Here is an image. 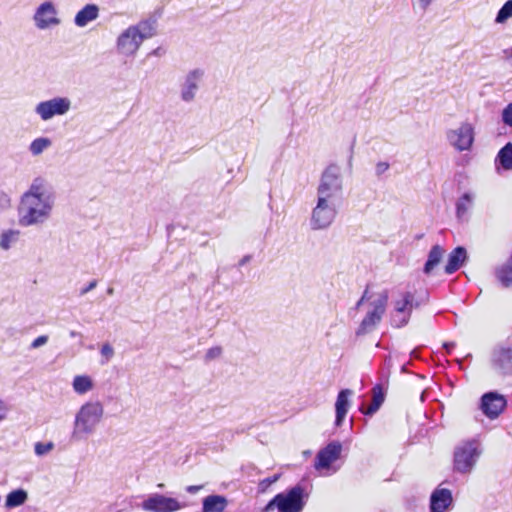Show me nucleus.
<instances>
[{
	"label": "nucleus",
	"instance_id": "f257e3e1",
	"mask_svg": "<svg viewBox=\"0 0 512 512\" xmlns=\"http://www.w3.org/2000/svg\"><path fill=\"white\" fill-rule=\"evenodd\" d=\"M56 194L51 183L44 177H35L22 194L18 206V222L22 227L39 226L52 216Z\"/></svg>",
	"mask_w": 512,
	"mask_h": 512
},
{
	"label": "nucleus",
	"instance_id": "f03ea898",
	"mask_svg": "<svg viewBox=\"0 0 512 512\" xmlns=\"http://www.w3.org/2000/svg\"><path fill=\"white\" fill-rule=\"evenodd\" d=\"M156 34V21L142 20L136 25H131L120 33L116 40V48L119 54L133 57L139 50L145 39Z\"/></svg>",
	"mask_w": 512,
	"mask_h": 512
},
{
	"label": "nucleus",
	"instance_id": "7ed1b4c3",
	"mask_svg": "<svg viewBox=\"0 0 512 512\" xmlns=\"http://www.w3.org/2000/svg\"><path fill=\"white\" fill-rule=\"evenodd\" d=\"M104 415V407L100 401H88L77 411L73 423L72 439L82 440L92 435Z\"/></svg>",
	"mask_w": 512,
	"mask_h": 512
},
{
	"label": "nucleus",
	"instance_id": "20e7f679",
	"mask_svg": "<svg viewBox=\"0 0 512 512\" xmlns=\"http://www.w3.org/2000/svg\"><path fill=\"white\" fill-rule=\"evenodd\" d=\"M388 299L389 295L387 290H383L374 296H369L368 290L364 291L356 306L360 307L364 301L367 300L370 301L369 309L356 330L357 336H363L371 333L376 328L385 314Z\"/></svg>",
	"mask_w": 512,
	"mask_h": 512
},
{
	"label": "nucleus",
	"instance_id": "39448f33",
	"mask_svg": "<svg viewBox=\"0 0 512 512\" xmlns=\"http://www.w3.org/2000/svg\"><path fill=\"white\" fill-rule=\"evenodd\" d=\"M481 454V444L477 439L460 442L454 449V471L462 475L470 474L476 466Z\"/></svg>",
	"mask_w": 512,
	"mask_h": 512
},
{
	"label": "nucleus",
	"instance_id": "423d86ee",
	"mask_svg": "<svg viewBox=\"0 0 512 512\" xmlns=\"http://www.w3.org/2000/svg\"><path fill=\"white\" fill-rule=\"evenodd\" d=\"M338 202L324 198H316L309 219L310 228L314 231L328 229L336 219Z\"/></svg>",
	"mask_w": 512,
	"mask_h": 512
},
{
	"label": "nucleus",
	"instance_id": "0eeeda50",
	"mask_svg": "<svg viewBox=\"0 0 512 512\" xmlns=\"http://www.w3.org/2000/svg\"><path fill=\"white\" fill-rule=\"evenodd\" d=\"M304 489L296 485L286 493L277 494L268 502L264 511L277 508L278 512H301L304 508Z\"/></svg>",
	"mask_w": 512,
	"mask_h": 512
},
{
	"label": "nucleus",
	"instance_id": "6e6552de",
	"mask_svg": "<svg viewBox=\"0 0 512 512\" xmlns=\"http://www.w3.org/2000/svg\"><path fill=\"white\" fill-rule=\"evenodd\" d=\"M342 192V178L337 165L328 166L322 173L317 186L316 198L338 202Z\"/></svg>",
	"mask_w": 512,
	"mask_h": 512
},
{
	"label": "nucleus",
	"instance_id": "1a4fd4ad",
	"mask_svg": "<svg viewBox=\"0 0 512 512\" xmlns=\"http://www.w3.org/2000/svg\"><path fill=\"white\" fill-rule=\"evenodd\" d=\"M419 302L415 300V295L411 291L399 292L397 298L393 300V310L391 312V325L396 328L404 327L408 324L412 310L419 307Z\"/></svg>",
	"mask_w": 512,
	"mask_h": 512
},
{
	"label": "nucleus",
	"instance_id": "9d476101",
	"mask_svg": "<svg viewBox=\"0 0 512 512\" xmlns=\"http://www.w3.org/2000/svg\"><path fill=\"white\" fill-rule=\"evenodd\" d=\"M490 364L493 371L503 377L512 376V346L500 343L491 351Z\"/></svg>",
	"mask_w": 512,
	"mask_h": 512
},
{
	"label": "nucleus",
	"instance_id": "9b49d317",
	"mask_svg": "<svg viewBox=\"0 0 512 512\" xmlns=\"http://www.w3.org/2000/svg\"><path fill=\"white\" fill-rule=\"evenodd\" d=\"M71 109V100L67 97H54L41 101L35 106V113L42 121H48L55 116H63Z\"/></svg>",
	"mask_w": 512,
	"mask_h": 512
},
{
	"label": "nucleus",
	"instance_id": "f8f14e48",
	"mask_svg": "<svg viewBox=\"0 0 512 512\" xmlns=\"http://www.w3.org/2000/svg\"><path fill=\"white\" fill-rule=\"evenodd\" d=\"M449 144L457 151H468L474 142V128L471 123L463 122L459 127L446 133Z\"/></svg>",
	"mask_w": 512,
	"mask_h": 512
},
{
	"label": "nucleus",
	"instance_id": "ddd939ff",
	"mask_svg": "<svg viewBox=\"0 0 512 512\" xmlns=\"http://www.w3.org/2000/svg\"><path fill=\"white\" fill-rule=\"evenodd\" d=\"M143 510L148 512H175L181 509L178 500L154 493L149 495L142 503Z\"/></svg>",
	"mask_w": 512,
	"mask_h": 512
},
{
	"label": "nucleus",
	"instance_id": "4468645a",
	"mask_svg": "<svg viewBox=\"0 0 512 512\" xmlns=\"http://www.w3.org/2000/svg\"><path fill=\"white\" fill-rule=\"evenodd\" d=\"M35 25L38 29L44 30L52 26H57L60 19L57 17V10L50 1L42 3L34 14Z\"/></svg>",
	"mask_w": 512,
	"mask_h": 512
},
{
	"label": "nucleus",
	"instance_id": "2eb2a0df",
	"mask_svg": "<svg viewBox=\"0 0 512 512\" xmlns=\"http://www.w3.org/2000/svg\"><path fill=\"white\" fill-rule=\"evenodd\" d=\"M204 76V71L200 68L189 71L181 84V99L184 102H191L196 97Z\"/></svg>",
	"mask_w": 512,
	"mask_h": 512
},
{
	"label": "nucleus",
	"instance_id": "dca6fc26",
	"mask_svg": "<svg viewBox=\"0 0 512 512\" xmlns=\"http://www.w3.org/2000/svg\"><path fill=\"white\" fill-rule=\"evenodd\" d=\"M506 405L505 397L494 391L485 393L481 398V410L490 419L497 418Z\"/></svg>",
	"mask_w": 512,
	"mask_h": 512
},
{
	"label": "nucleus",
	"instance_id": "f3484780",
	"mask_svg": "<svg viewBox=\"0 0 512 512\" xmlns=\"http://www.w3.org/2000/svg\"><path fill=\"white\" fill-rule=\"evenodd\" d=\"M341 451L342 445L340 442H330L326 447L318 452L315 460V468L319 471L329 469L331 464L340 457Z\"/></svg>",
	"mask_w": 512,
	"mask_h": 512
},
{
	"label": "nucleus",
	"instance_id": "a211bd4d",
	"mask_svg": "<svg viewBox=\"0 0 512 512\" xmlns=\"http://www.w3.org/2000/svg\"><path fill=\"white\" fill-rule=\"evenodd\" d=\"M453 504L452 492L446 488L435 489L430 496L431 512H446Z\"/></svg>",
	"mask_w": 512,
	"mask_h": 512
},
{
	"label": "nucleus",
	"instance_id": "6ab92c4d",
	"mask_svg": "<svg viewBox=\"0 0 512 512\" xmlns=\"http://www.w3.org/2000/svg\"><path fill=\"white\" fill-rule=\"evenodd\" d=\"M352 394V390L343 389L337 395V399L335 402V426L337 427H340L344 422V419L351 405L350 397L352 396Z\"/></svg>",
	"mask_w": 512,
	"mask_h": 512
},
{
	"label": "nucleus",
	"instance_id": "aec40b11",
	"mask_svg": "<svg viewBox=\"0 0 512 512\" xmlns=\"http://www.w3.org/2000/svg\"><path fill=\"white\" fill-rule=\"evenodd\" d=\"M494 274L503 288L512 287V253L504 263L495 268Z\"/></svg>",
	"mask_w": 512,
	"mask_h": 512
},
{
	"label": "nucleus",
	"instance_id": "412c9836",
	"mask_svg": "<svg viewBox=\"0 0 512 512\" xmlns=\"http://www.w3.org/2000/svg\"><path fill=\"white\" fill-rule=\"evenodd\" d=\"M467 253L464 247H456L448 256V262L445 266V272L452 274L456 272L466 261Z\"/></svg>",
	"mask_w": 512,
	"mask_h": 512
},
{
	"label": "nucleus",
	"instance_id": "4be33fe9",
	"mask_svg": "<svg viewBox=\"0 0 512 512\" xmlns=\"http://www.w3.org/2000/svg\"><path fill=\"white\" fill-rule=\"evenodd\" d=\"M385 400L384 388L377 384L372 388V401L367 408L362 407L360 410L364 415L372 416L375 414Z\"/></svg>",
	"mask_w": 512,
	"mask_h": 512
},
{
	"label": "nucleus",
	"instance_id": "5701e85b",
	"mask_svg": "<svg viewBox=\"0 0 512 512\" xmlns=\"http://www.w3.org/2000/svg\"><path fill=\"white\" fill-rule=\"evenodd\" d=\"M228 505L226 497L209 495L202 501V512H223Z\"/></svg>",
	"mask_w": 512,
	"mask_h": 512
},
{
	"label": "nucleus",
	"instance_id": "b1692460",
	"mask_svg": "<svg viewBox=\"0 0 512 512\" xmlns=\"http://www.w3.org/2000/svg\"><path fill=\"white\" fill-rule=\"evenodd\" d=\"M99 8L95 4H87L75 16L74 22L78 27H85L89 22L97 19Z\"/></svg>",
	"mask_w": 512,
	"mask_h": 512
},
{
	"label": "nucleus",
	"instance_id": "393cba45",
	"mask_svg": "<svg viewBox=\"0 0 512 512\" xmlns=\"http://www.w3.org/2000/svg\"><path fill=\"white\" fill-rule=\"evenodd\" d=\"M474 194L465 192L456 202V217L460 221L468 219V213L473 206Z\"/></svg>",
	"mask_w": 512,
	"mask_h": 512
},
{
	"label": "nucleus",
	"instance_id": "a878e982",
	"mask_svg": "<svg viewBox=\"0 0 512 512\" xmlns=\"http://www.w3.org/2000/svg\"><path fill=\"white\" fill-rule=\"evenodd\" d=\"M72 387L75 393L83 395L94 388V382L88 375H77L73 378Z\"/></svg>",
	"mask_w": 512,
	"mask_h": 512
},
{
	"label": "nucleus",
	"instance_id": "bb28decb",
	"mask_svg": "<svg viewBox=\"0 0 512 512\" xmlns=\"http://www.w3.org/2000/svg\"><path fill=\"white\" fill-rule=\"evenodd\" d=\"M20 231L16 229H7L0 234V248L4 251L9 250L19 241Z\"/></svg>",
	"mask_w": 512,
	"mask_h": 512
},
{
	"label": "nucleus",
	"instance_id": "cd10ccee",
	"mask_svg": "<svg viewBox=\"0 0 512 512\" xmlns=\"http://www.w3.org/2000/svg\"><path fill=\"white\" fill-rule=\"evenodd\" d=\"M27 498H28V494L25 490H23V489L13 490L6 497L5 507L8 509H12V508L21 506L22 504H24L26 502Z\"/></svg>",
	"mask_w": 512,
	"mask_h": 512
},
{
	"label": "nucleus",
	"instance_id": "c85d7f7f",
	"mask_svg": "<svg viewBox=\"0 0 512 512\" xmlns=\"http://www.w3.org/2000/svg\"><path fill=\"white\" fill-rule=\"evenodd\" d=\"M495 162L499 163L504 170H512V143H507L500 149Z\"/></svg>",
	"mask_w": 512,
	"mask_h": 512
},
{
	"label": "nucleus",
	"instance_id": "c756f323",
	"mask_svg": "<svg viewBox=\"0 0 512 512\" xmlns=\"http://www.w3.org/2000/svg\"><path fill=\"white\" fill-rule=\"evenodd\" d=\"M444 250L439 245H435L431 248L428 259L424 266V272L426 274L431 273L435 266H437L443 256Z\"/></svg>",
	"mask_w": 512,
	"mask_h": 512
},
{
	"label": "nucleus",
	"instance_id": "7c9ffc66",
	"mask_svg": "<svg viewBox=\"0 0 512 512\" xmlns=\"http://www.w3.org/2000/svg\"><path fill=\"white\" fill-rule=\"evenodd\" d=\"M51 146L52 141L48 137H38L30 143L28 149L33 156H39Z\"/></svg>",
	"mask_w": 512,
	"mask_h": 512
},
{
	"label": "nucleus",
	"instance_id": "2f4dec72",
	"mask_svg": "<svg viewBox=\"0 0 512 512\" xmlns=\"http://www.w3.org/2000/svg\"><path fill=\"white\" fill-rule=\"evenodd\" d=\"M510 18H512V0L506 1L499 9L495 18V23L504 24Z\"/></svg>",
	"mask_w": 512,
	"mask_h": 512
},
{
	"label": "nucleus",
	"instance_id": "473e14b6",
	"mask_svg": "<svg viewBox=\"0 0 512 512\" xmlns=\"http://www.w3.org/2000/svg\"><path fill=\"white\" fill-rule=\"evenodd\" d=\"M54 448L53 442H36L34 445V451L37 456H44L51 452Z\"/></svg>",
	"mask_w": 512,
	"mask_h": 512
},
{
	"label": "nucleus",
	"instance_id": "72a5a7b5",
	"mask_svg": "<svg viewBox=\"0 0 512 512\" xmlns=\"http://www.w3.org/2000/svg\"><path fill=\"white\" fill-rule=\"evenodd\" d=\"M100 354L102 356L101 364L108 363L114 356V348L109 343H104L101 346Z\"/></svg>",
	"mask_w": 512,
	"mask_h": 512
},
{
	"label": "nucleus",
	"instance_id": "f704fd0d",
	"mask_svg": "<svg viewBox=\"0 0 512 512\" xmlns=\"http://www.w3.org/2000/svg\"><path fill=\"white\" fill-rule=\"evenodd\" d=\"M279 477H280V475L276 474L272 477H268V478L261 480L258 484V490L260 492H265L269 488L270 485H272L279 479Z\"/></svg>",
	"mask_w": 512,
	"mask_h": 512
},
{
	"label": "nucleus",
	"instance_id": "c9c22d12",
	"mask_svg": "<svg viewBox=\"0 0 512 512\" xmlns=\"http://www.w3.org/2000/svg\"><path fill=\"white\" fill-rule=\"evenodd\" d=\"M222 355V348L220 346H214L207 350L205 354V360L211 361L219 358Z\"/></svg>",
	"mask_w": 512,
	"mask_h": 512
},
{
	"label": "nucleus",
	"instance_id": "e433bc0d",
	"mask_svg": "<svg viewBox=\"0 0 512 512\" xmlns=\"http://www.w3.org/2000/svg\"><path fill=\"white\" fill-rule=\"evenodd\" d=\"M502 121L504 124L512 127V103L508 104L502 112Z\"/></svg>",
	"mask_w": 512,
	"mask_h": 512
},
{
	"label": "nucleus",
	"instance_id": "4c0bfd02",
	"mask_svg": "<svg viewBox=\"0 0 512 512\" xmlns=\"http://www.w3.org/2000/svg\"><path fill=\"white\" fill-rule=\"evenodd\" d=\"M48 342V336L47 335H41L33 340L31 343V348L36 349L43 345H45Z\"/></svg>",
	"mask_w": 512,
	"mask_h": 512
},
{
	"label": "nucleus",
	"instance_id": "58836bf2",
	"mask_svg": "<svg viewBox=\"0 0 512 512\" xmlns=\"http://www.w3.org/2000/svg\"><path fill=\"white\" fill-rule=\"evenodd\" d=\"M10 204L11 202L9 196L4 192H0V212L9 208Z\"/></svg>",
	"mask_w": 512,
	"mask_h": 512
},
{
	"label": "nucleus",
	"instance_id": "ea45409f",
	"mask_svg": "<svg viewBox=\"0 0 512 512\" xmlns=\"http://www.w3.org/2000/svg\"><path fill=\"white\" fill-rule=\"evenodd\" d=\"M389 169V164L387 162H379L376 165L375 171L378 176L382 175Z\"/></svg>",
	"mask_w": 512,
	"mask_h": 512
},
{
	"label": "nucleus",
	"instance_id": "a19ab883",
	"mask_svg": "<svg viewBox=\"0 0 512 512\" xmlns=\"http://www.w3.org/2000/svg\"><path fill=\"white\" fill-rule=\"evenodd\" d=\"M434 0H417V5L422 12H425Z\"/></svg>",
	"mask_w": 512,
	"mask_h": 512
},
{
	"label": "nucleus",
	"instance_id": "79ce46f5",
	"mask_svg": "<svg viewBox=\"0 0 512 512\" xmlns=\"http://www.w3.org/2000/svg\"><path fill=\"white\" fill-rule=\"evenodd\" d=\"M96 285H97L96 280L91 281L86 287L81 289L80 294L85 295L89 291L93 290L96 287Z\"/></svg>",
	"mask_w": 512,
	"mask_h": 512
},
{
	"label": "nucleus",
	"instance_id": "37998d69",
	"mask_svg": "<svg viewBox=\"0 0 512 512\" xmlns=\"http://www.w3.org/2000/svg\"><path fill=\"white\" fill-rule=\"evenodd\" d=\"M202 485H190L186 487V491L190 494H195L202 489Z\"/></svg>",
	"mask_w": 512,
	"mask_h": 512
},
{
	"label": "nucleus",
	"instance_id": "c03bdc74",
	"mask_svg": "<svg viewBox=\"0 0 512 512\" xmlns=\"http://www.w3.org/2000/svg\"><path fill=\"white\" fill-rule=\"evenodd\" d=\"M7 415V407L3 403V401L0 400V421L6 418Z\"/></svg>",
	"mask_w": 512,
	"mask_h": 512
},
{
	"label": "nucleus",
	"instance_id": "a18cd8bd",
	"mask_svg": "<svg viewBox=\"0 0 512 512\" xmlns=\"http://www.w3.org/2000/svg\"><path fill=\"white\" fill-rule=\"evenodd\" d=\"M443 347L446 349L447 353H451V350L455 347V343L446 342L443 344Z\"/></svg>",
	"mask_w": 512,
	"mask_h": 512
},
{
	"label": "nucleus",
	"instance_id": "49530a36",
	"mask_svg": "<svg viewBox=\"0 0 512 512\" xmlns=\"http://www.w3.org/2000/svg\"><path fill=\"white\" fill-rule=\"evenodd\" d=\"M251 260V256L250 255H245L240 261H239V266H244L245 264H247L249 261Z\"/></svg>",
	"mask_w": 512,
	"mask_h": 512
},
{
	"label": "nucleus",
	"instance_id": "de8ad7c7",
	"mask_svg": "<svg viewBox=\"0 0 512 512\" xmlns=\"http://www.w3.org/2000/svg\"><path fill=\"white\" fill-rule=\"evenodd\" d=\"M70 337L72 338H76V337H82V334L80 332H77V331H74V330H71L70 333H69Z\"/></svg>",
	"mask_w": 512,
	"mask_h": 512
},
{
	"label": "nucleus",
	"instance_id": "09e8293b",
	"mask_svg": "<svg viewBox=\"0 0 512 512\" xmlns=\"http://www.w3.org/2000/svg\"><path fill=\"white\" fill-rule=\"evenodd\" d=\"M159 52H160V48H157V49H155V50H153V51L151 52V55H155V56H157V55H159Z\"/></svg>",
	"mask_w": 512,
	"mask_h": 512
},
{
	"label": "nucleus",
	"instance_id": "8fccbe9b",
	"mask_svg": "<svg viewBox=\"0 0 512 512\" xmlns=\"http://www.w3.org/2000/svg\"><path fill=\"white\" fill-rule=\"evenodd\" d=\"M113 293V289L112 288H109L108 289V294H112Z\"/></svg>",
	"mask_w": 512,
	"mask_h": 512
},
{
	"label": "nucleus",
	"instance_id": "3c124183",
	"mask_svg": "<svg viewBox=\"0 0 512 512\" xmlns=\"http://www.w3.org/2000/svg\"><path fill=\"white\" fill-rule=\"evenodd\" d=\"M158 487H159V488H163V487H164V484H162V483H161V484H158Z\"/></svg>",
	"mask_w": 512,
	"mask_h": 512
}]
</instances>
